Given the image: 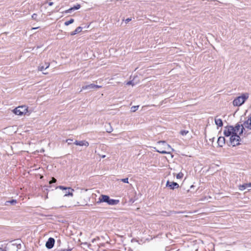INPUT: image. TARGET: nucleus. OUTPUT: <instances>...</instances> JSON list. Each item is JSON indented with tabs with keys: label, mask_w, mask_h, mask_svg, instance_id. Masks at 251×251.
<instances>
[{
	"label": "nucleus",
	"mask_w": 251,
	"mask_h": 251,
	"mask_svg": "<svg viewBox=\"0 0 251 251\" xmlns=\"http://www.w3.org/2000/svg\"><path fill=\"white\" fill-rule=\"evenodd\" d=\"M188 133V131L187 130H181L180 131V134L183 136L186 135Z\"/></svg>",
	"instance_id": "nucleus-24"
},
{
	"label": "nucleus",
	"mask_w": 251,
	"mask_h": 251,
	"mask_svg": "<svg viewBox=\"0 0 251 251\" xmlns=\"http://www.w3.org/2000/svg\"><path fill=\"white\" fill-rule=\"evenodd\" d=\"M74 144L76 145L80 146H85L86 147L89 146V143L87 141H86L85 140L83 141H75L74 143Z\"/></svg>",
	"instance_id": "nucleus-13"
},
{
	"label": "nucleus",
	"mask_w": 251,
	"mask_h": 251,
	"mask_svg": "<svg viewBox=\"0 0 251 251\" xmlns=\"http://www.w3.org/2000/svg\"><path fill=\"white\" fill-rule=\"evenodd\" d=\"M131 21V19H129V18H127L126 20V22L127 23L128 22H129V21Z\"/></svg>",
	"instance_id": "nucleus-32"
},
{
	"label": "nucleus",
	"mask_w": 251,
	"mask_h": 251,
	"mask_svg": "<svg viewBox=\"0 0 251 251\" xmlns=\"http://www.w3.org/2000/svg\"><path fill=\"white\" fill-rule=\"evenodd\" d=\"M112 130L111 129V128H110V130H108L107 129L106 131L108 133H110L111 132H112Z\"/></svg>",
	"instance_id": "nucleus-34"
},
{
	"label": "nucleus",
	"mask_w": 251,
	"mask_h": 251,
	"mask_svg": "<svg viewBox=\"0 0 251 251\" xmlns=\"http://www.w3.org/2000/svg\"><path fill=\"white\" fill-rule=\"evenodd\" d=\"M96 240V239H94L92 240V242L94 243Z\"/></svg>",
	"instance_id": "nucleus-36"
},
{
	"label": "nucleus",
	"mask_w": 251,
	"mask_h": 251,
	"mask_svg": "<svg viewBox=\"0 0 251 251\" xmlns=\"http://www.w3.org/2000/svg\"><path fill=\"white\" fill-rule=\"evenodd\" d=\"M215 124L218 126L221 127L223 126V123L222 119L217 118V117H215Z\"/></svg>",
	"instance_id": "nucleus-17"
},
{
	"label": "nucleus",
	"mask_w": 251,
	"mask_h": 251,
	"mask_svg": "<svg viewBox=\"0 0 251 251\" xmlns=\"http://www.w3.org/2000/svg\"><path fill=\"white\" fill-rule=\"evenodd\" d=\"M233 126H226L225 127L224 134L226 137L231 136L232 134L236 133L234 132Z\"/></svg>",
	"instance_id": "nucleus-7"
},
{
	"label": "nucleus",
	"mask_w": 251,
	"mask_h": 251,
	"mask_svg": "<svg viewBox=\"0 0 251 251\" xmlns=\"http://www.w3.org/2000/svg\"><path fill=\"white\" fill-rule=\"evenodd\" d=\"M101 158H104L105 157V155H103L102 156H101Z\"/></svg>",
	"instance_id": "nucleus-37"
},
{
	"label": "nucleus",
	"mask_w": 251,
	"mask_h": 251,
	"mask_svg": "<svg viewBox=\"0 0 251 251\" xmlns=\"http://www.w3.org/2000/svg\"><path fill=\"white\" fill-rule=\"evenodd\" d=\"M166 186L169 187L171 189L174 190L175 188H178L179 187V185L176 182H170L168 180L167 182Z\"/></svg>",
	"instance_id": "nucleus-12"
},
{
	"label": "nucleus",
	"mask_w": 251,
	"mask_h": 251,
	"mask_svg": "<svg viewBox=\"0 0 251 251\" xmlns=\"http://www.w3.org/2000/svg\"><path fill=\"white\" fill-rule=\"evenodd\" d=\"M73 141V140L72 139H67L66 142L67 143H68V144L69 145V144H71V142Z\"/></svg>",
	"instance_id": "nucleus-30"
},
{
	"label": "nucleus",
	"mask_w": 251,
	"mask_h": 251,
	"mask_svg": "<svg viewBox=\"0 0 251 251\" xmlns=\"http://www.w3.org/2000/svg\"><path fill=\"white\" fill-rule=\"evenodd\" d=\"M105 202L109 205H114L117 204L119 201L110 199V197L107 195H101L97 203Z\"/></svg>",
	"instance_id": "nucleus-2"
},
{
	"label": "nucleus",
	"mask_w": 251,
	"mask_h": 251,
	"mask_svg": "<svg viewBox=\"0 0 251 251\" xmlns=\"http://www.w3.org/2000/svg\"><path fill=\"white\" fill-rule=\"evenodd\" d=\"M245 126H244V124L243 125H240L239 123H237L235 127H233L234 132H235L236 134L238 131H239L240 129H241L239 132V134L241 135L243 133V130H245Z\"/></svg>",
	"instance_id": "nucleus-10"
},
{
	"label": "nucleus",
	"mask_w": 251,
	"mask_h": 251,
	"mask_svg": "<svg viewBox=\"0 0 251 251\" xmlns=\"http://www.w3.org/2000/svg\"><path fill=\"white\" fill-rule=\"evenodd\" d=\"M0 251H4V250H3V249H2V248H1L0 247Z\"/></svg>",
	"instance_id": "nucleus-35"
},
{
	"label": "nucleus",
	"mask_w": 251,
	"mask_h": 251,
	"mask_svg": "<svg viewBox=\"0 0 251 251\" xmlns=\"http://www.w3.org/2000/svg\"><path fill=\"white\" fill-rule=\"evenodd\" d=\"M56 188H59L60 189L65 190L66 191L67 190V191L65 192L64 196H73V192L74 191V190L71 188L70 187H66L63 186H59L57 187Z\"/></svg>",
	"instance_id": "nucleus-8"
},
{
	"label": "nucleus",
	"mask_w": 251,
	"mask_h": 251,
	"mask_svg": "<svg viewBox=\"0 0 251 251\" xmlns=\"http://www.w3.org/2000/svg\"><path fill=\"white\" fill-rule=\"evenodd\" d=\"M37 17H38V15L37 14H33L32 15V18L33 19L36 20V21H38V18H37Z\"/></svg>",
	"instance_id": "nucleus-25"
},
{
	"label": "nucleus",
	"mask_w": 251,
	"mask_h": 251,
	"mask_svg": "<svg viewBox=\"0 0 251 251\" xmlns=\"http://www.w3.org/2000/svg\"><path fill=\"white\" fill-rule=\"evenodd\" d=\"M248 98L249 94L248 93H244L241 96H239L234 100L233 104L234 106H240L245 102Z\"/></svg>",
	"instance_id": "nucleus-4"
},
{
	"label": "nucleus",
	"mask_w": 251,
	"mask_h": 251,
	"mask_svg": "<svg viewBox=\"0 0 251 251\" xmlns=\"http://www.w3.org/2000/svg\"><path fill=\"white\" fill-rule=\"evenodd\" d=\"M139 106H133L131 107V111L133 112H135L138 108Z\"/></svg>",
	"instance_id": "nucleus-23"
},
{
	"label": "nucleus",
	"mask_w": 251,
	"mask_h": 251,
	"mask_svg": "<svg viewBox=\"0 0 251 251\" xmlns=\"http://www.w3.org/2000/svg\"><path fill=\"white\" fill-rule=\"evenodd\" d=\"M240 141L241 138L240 136L236 133L232 134V135L230 137V143L233 147L240 145Z\"/></svg>",
	"instance_id": "nucleus-6"
},
{
	"label": "nucleus",
	"mask_w": 251,
	"mask_h": 251,
	"mask_svg": "<svg viewBox=\"0 0 251 251\" xmlns=\"http://www.w3.org/2000/svg\"><path fill=\"white\" fill-rule=\"evenodd\" d=\"M217 143L220 147H223L225 144V138L224 137H219L218 138Z\"/></svg>",
	"instance_id": "nucleus-16"
},
{
	"label": "nucleus",
	"mask_w": 251,
	"mask_h": 251,
	"mask_svg": "<svg viewBox=\"0 0 251 251\" xmlns=\"http://www.w3.org/2000/svg\"><path fill=\"white\" fill-rule=\"evenodd\" d=\"M82 28L81 26L77 27L74 31L70 33L71 36L75 35L82 31Z\"/></svg>",
	"instance_id": "nucleus-18"
},
{
	"label": "nucleus",
	"mask_w": 251,
	"mask_h": 251,
	"mask_svg": "<svg viewBox=\"0 0 251 251\" xmlns=\"http://www.w3.org/2000/svg\"><path fill=\"white\" fill-rule=\"evenodd\" d=\"M5 251H25L20 242L14 240L7 244L4 249Z\"/></svg>",
	"instance_id": "nucleus-1"
},
{
	"label": "nucleus",
	"mask_w": 251,
	"mask_h": 251,
	"mask_svg": "<svg viewBox=\"0 0 251 251\" xmlns=\"http://www.w3.org/2000/svg\"><path fill=\"white\" fill-rule=\"evenodd\" d=\"M121 181H122L124 183H128V178L121 179Z\"/></svg>",
	"instance_id": "nucleus-26"
},
{
	"label": "nucleus",
	"mask_w": 251,
	"mask_h": 251,
	"mask_svg": "<svg viewBox=\"0 0 251 251\" xmlns=\"http://www.w3.org/2000/svg\"><path fill=\"white\" fill-rule=\"evenodd\" d=\"M55 243L54 238L50 237L46 243V247L48 249H50L53 248Z\"/></svg>",
	"instance_id": "nucleus-11"
},
{
	"label": "nucleus",
	"mask_w": 251,
	"mask_h": 251,
	"mask_svg": "<svg viewBox=\"0 0 251 251\" xmlns=\"http://www.w3.org/2000/svg\"><path fill=\"white\" fill-rule=\"evenodd\" d=\"M247 186L246 185V184H242V185H239V189L241 191H243L245 189H246L247 188Z\"/></svg>",
	"instance_id": "nucleus-22"
},
{
	"label": "nucleus",
	"mask_w": 251,
	"mask_h": 251,
	"mask_svg": "<svg viewBox=\"0 0 251 251\" xmlns=\"http://www.w3.org/2000/svg\"><path fill=\"white\" fill-rule=\"evenodd\" d=\"M80 8V5L79 4H76V5L74 6L73 7L70 8V9L65 11L66 13H71L73 10H77Z\"/></svg>",
	"instance_id": "nucleus-15"
},
{
	"label": "nucleus",
	"mask_w": 251,
	"mask_h": 251,
	"mask_svg": "<svg viewBox=\"0 0 251 251\" xmlns=\"http://www.w3.org/2000/svg\"><path fill=\"white\" fill-rule=\"evenodd\" d=\"M49 66H50V63H48V62H46L45 63V66L40 65L38 67V70L39 71H43L44 70L48 68L49 67Z\"/></svg>",
	"instance_id": "nucleus-19"
},
{
	"label": "nucleus",
	"mask_w": 251,
	"mask_h": 251,
	"mask_svg": "<svg viewBox=\"0 0 251 251\" xmlns=\"http://www.w3.org/2000/svg\"><path fill=\"white\" fill-rule=\"evenodd\" d=\"M56 181V179L55 178L52 177V179L49 182V183L51 184L53 183H55Z\"/></svg>",
	"instance_id": "nucleus-28"
},
{
	"label": "nucleus",
	"mask_w": 251,
	"mask_h": 251,
	"mask_svg": "<svg viewBox=\"0 0 251 251\" xmlns=\"http://www.w3.org/2000/svg\"><path fill=\"white\" fill-rule=\"evenodd\" d=\"M48 4H49V5L50 6H51V5H52L53 4V2H50H50H49L48 3Z\"/></svg>",
	"instance_id": "nucleus-33"
},
{
	"label": "nucleus",
	"mask_w": 251,
	"mask_h": 251,
	"mask_svg": "<svg viewBox=\"0 0 251 251\" xmlns=\"http://www.w3.org/2000/svg\"><path fill=\"white\" fill-rule=\"evenodd\" d=\"M17 203V201L16 200H12L11 201H6L5 203V205H8V204L10 203L12 205H14Z\"/></svg>",
	"instance_id": "nucleus-20"
},
{
	"label": "nucleus",
	"mask_w": 251,
	"mask_h": 251,
	"mask_svg": "<svg viewBox=\"0 0 251 251\" xmlns=\"http://www.w3.org/2000/svg\"><path fill=\"white\" fill-rule=\"evenodd\" d=\"M74 22V20L73 19H71L69 21L65 22L64 23V25L66 26H68L69 25L73 23Z\"/></svg>",
	"instance_id": "nucleus-21"
},
{
	"label": "nucleus",
	"mask_w": 251,
	"mask_h": 251,
	"mask_svg": "<svg viewBox=\"0 0 251 251\" xmlns=\"http://www.w3.org/2000/svg\"><path fill=\"white\" fill-rule=\"evenodd\" d=\"M158 144L163 145L164 149L165 150H163L162 148H159L158 149H156V151L157 152L162 154H169L174 151V149H172L169 145L166 144L165 141H159L158 142Z\"/></svg>",
	"instance_id": "nucleus-3"
},
{
	"label": "nucleus",
	"mask_w": 251,
	"mask_h": 251,
	"mask_svg": "<svg viewBox=\"0 0 251 251\" xmlns=\"http://www.w3.org/2000/svg\"><path fill=\"white\" fill-rule=\"evenodd\" d=\"M126 85H132V86L134 85V84L133 83L132 81H128L126 84Z\"/></svg>",
	"instance_id": "nucleus-29"
},
{
	"label": "nucleus",
	"mask_w": 251,
	"mask_h": 251,
	"mask_svg": "<svg viewBox=\"0 0 251 251\" xmlns=\"http://www.w3.org/2000/svg\"><path fill=\"white\" fill-rule=\"evenodd\" d=\"M247 187H251V183H245Z\"/></svg>",
	"instance_id": "nucleus-31"
},
{
	"label": "nucleus",
	"mask_w": 251,
	"mask_h": 251,
	"mask_svg": "<svg viewBox=\"0 0 251 251\" xmlns=\"http://www.w3.org/2000/svg\"><path fill=\"white\" fill-rule=\"evenodd\" d=\"M244 126L245 127L249 129H251V116L249 117L247 121L244 122Z\"/></svg>",
	"instance_id": "nucleus-14"
},
{
	"label": "nucleus",
	"mask_w": 251,
	"mask_h": 251,
	"mask_svg": "<svg viewBox=\"0 0 251 251\" xmlns=\"http://www.w3.org/2000/svg\"><path fill=\"white\" fill-rule=\"evenodd\" d=\"M102 86L100 85H95L94 84H90L89 85H86L85 86H83L82 87V88L81 90L79 91V93L82 92L83 90H86V89H96L98 88H101Z\"/></svg>",
	"instance_id": "nucleus-9"
},
{
	"label": "nucleus",
	"mask_w": 251,
	"mask_h": 251,
	"mask_svg": "<svg viewBox=\"0 0 251 251\" xmlns=\"http://www.w3.org/2000/svg\"><path fill=\"white\" fill-rule=\"evenodd\" d=\"M182 176H183V174L181 173L178 174L176 176L177 178H181L182 177Z\"/></svg>",
	"instance_id": "nucleus-27"
},
{
	"label": "nucleus",
	"mask_w": 251,
	"mask_h": 251,
	"mask_svg": "<svg viewBox=\"0 0 251 251\" xmlns=\"http://www.w3.org/2000/svg\"><path fill=\"white\" fill-rule=\"evenodd\" d=\"M13 111L16 115H23L27 113L28 108L25 105L20 106L15 108Z\"/></svg>",
	"instance_id": "nucleus-5"
},
{
	"label": "nucleus",
	"mask_w": 251,
	"mask_h": 251,
	"mask_svg": "<svg viewBox=\"0 0 251 251\" xmlns=\"http://www.w3.org/2000/svg\"><path fill=\"white\" fill-rule=\"evenodd\" d=\"M37 28H33L32 29H36Z\"/></svg>",
	"instance_id": "nucleus-38"
}]
</instances>
